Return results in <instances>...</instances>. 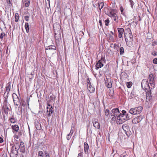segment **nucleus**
I'll use <instances>...</instances> for the list:
<instances>
[{
	"mask_svg": "<svg viewBox=\"0 0 157 157\" xmlns=\"http://www.w3.org/2000/svg\"><path fill=\"white\" fill-rule=\"evenodd\" d=\"M56 47L54 45H51L48 46L45 48V50H56Z\"/></svg>",
	"mask_w": 157,
	"mask_h": 157,
	"instance_id": "nucleus-16",
	"label": "nucleus"
},
{
	"mask_svg": "<svg viewBox=\"0 0 157 157\" xmlns=\"http://www.w3.org/2000/svg\"><path fill=\"white\" fill-rule=\"evenodd\" d=\"M152 55L154 56H156L157 55V52L155 51H154L152 53Z\"/></svg>",
	"mask_w": 157,
	"mask_h": 157,
	"instance_id": "nucleus-54",
	"label": "nucleus"
},
{
	"mask_svg": "<svg viewBox=\"0 0 157 157\" xmlns=\"http://www.w3.org/2000/svg\"><path fill=\"white\" fill-rule=\"evenodd\" d=\"M47 111L49 113L48 114V115H50L52 114L53 111V107L51 106L49 104V102L47 103Z\"/></svg>",
	"mask_w": 157,
	"mask_h": 157,
	"instance_id": "nucleus-11",
	"label": "nucleus"
},
{
	"mask_svg": "<svg viewBox=\"0 0 157 157\" xmlns=\"http://www.w3.org/2000/svg\"><path fill=\"white\" fill-rule=\"evenodd\" d=\"M29 17L28 16H26L25 17V19L27 21H29Z\"/></svg>",
	"mask_w": 157,
	"mask_h": 157,
	"instance_id": "nucleus-50",
	"label": "nucleus"
},
{
	"mask_svg": "<svg viewBox=\"0 0 157 157\" xmlns=\"http://www.w3.org/2000/svg\"><path fill=\"white\" fill-rule=\"evenodd\" d=\"M145 89V91L146 92H147H147H146V98L147 99V97H150L151 94V91L150 90L151 89Z\"/></svg>",
	"mask_w": 157,
	"mask_h": 157,
	"instance_id": "nucleus-20",
	"label": "nucleus"
},
{
	"mask_svg": "<svg viewBox=\"0 0 157 157\" xmlns=\"http://www.w3.org/2000/svg\"><path fill=\"white\" fill-rule=\"evenodd\" d=\"M10 120L11 123H14L16 122V120L15 119L13 116H12V117L10 119Z\"/></svg>",
	"mask_w": 157,
	"mask_h": 157,
	"instance_id": "nucleus-31",
	"label": "nucleus"
},
{
	"mask_svg": "<svg viewBox=\"0 0 157 157\" xmlns=\"http://www.w3.org/2000/svg\"><path fill=\"white\" fill-rule=\"evenodd\" d=\"M117 30L118 33V37L121 38L122 37L123 34L124 30L123 28H118Z\"/></svg>",
	"mask_w": 157,
	"mask_h": 157,
	"instance_id": "nucleus-12",
	"label": "nucleus"
},
{
	"mask_svg": "<svg viewBox=\"0 0 157 157\" xmlns=\"http://www.w3.org/2000/svg\"><path fill=\"white\" fill-rule=\"evenodd\" d=\"M0 85H1L0 87L1 88H3V85L2 82H0Z\"/></svg>",
	"mask_w": 157,
	"mask_h": 157,
	"instance_id": "nucleus-56",
	"label": "nucleus"
},
{
	"mask_svg": "<svg viewBox=\"0 0 157 157\" xmlns=\"http://www.w3.org/2000/svg\"><path fill=\"white\" fill-rule=\"evenodd\" d=\"M72 135H71V134H68L67 136V140H69L71 139Z\"/></svg>",
	"mask_w": 157,
	"mask_h": 157,
	"instance_id": "nucleus-41",
	"label": "nucleus"
},
{
	"mask_svg": "<svg viewBox=\"0 0 157 157\" xmlns=\"http://www.w3.org/2000/svg\"><path fill=\"white\" fill-rule=\"evenodd\" d=\"M103 66V64L100 60H98L96 65V69L98 70L99 68L102 67Z\"/></svg>",
	"mask_w": 157,
	"mask_h": 157,
	"instance_id": "nucleus-14",
	"label": "nucleus"
},
{
	"mask_svg": "<svg viewBox=\"0 0 157 157\" xmlns=\"http://www.w3.org/2000/svg\"><path fill=\"white\" fill-rule=\"evenodd\" d=\"M105 13L107 15L110 17L112 18V19L113 20L116 22H118V17L117 14L116 10L112 9L109 12H108L107 13Z\"/></svg>",
	"mask_w": 157,
	"mask_h": 157,
	"instance_id": "nucleus-4",
	"label": "nucleus"
},
{
	"mask_svg": "<svg viewBox=\"0 0 157 157\" xmlns=\"http://www.w3.org/2000/svg\"><path fill=\"white\" fill-rule=\"evenodd\" d=\"M120 10L121 12H123V11L124 10V9H123V7L122 6H121L120 7Z\"/></svg>",
	"mask_w": 157,
	"mask_h": 157,
	"instance_id": "nucleus-58",
	"label": "nucleus"
},
{
	"mask_svg": "<svg viewBox=\"0 0 157 157\" xmlns=\"http://www.w3.org/2000/svg\"><path fill=\"white\" fill-rule=\"evenodd\" d=\"M25 27L27 33H28L29 32V27L28 23H25Z\"/></svg>",
	"mask_w": 157,
	"mask_h": 157,
	"instance_id": "nucleus-28",
	"label": "nucleus"
},
{
	"mask_svg": "<svg viewBox=\"0 0 157 157\" xmlns=\"http://www.w3.org/2000/svg\"><path fill=\"white\" fill-rule=\"evenodd\" d=\"M25 6V7H28L30 4V2L29 0H25L24 2Z\"/></svg>",
	"mask_w": 157,
	"mask_h": 157,
	"instance_id": "nucleus-26",
	"label": "nucleus"
},
{
	"mask_svg": "<svg viewBox=\"0 0 157 157\" xmlns=\"http://www.w3.org/2000/svg\"><path fill=\"white\" fill-rule=\"evenodd\" d=\"M19 149L18 144L15 145L12 147L10 154L11 157H16L18 155V150Z\"/></svg>",
	"mask_w": 157,
	"mask_h": 157,
	"instance_id": "nucleus-5",
	"label": "nucleus"
},
{
	"mask_svg": "<svg viewBox=\"0 0 157 157\" xmlns=\"http://www.w3.org/2000/svg\"><path fill=\"white\" fill-rule=\"evenodd\" d=\"M12 97L15 105H17L18 104L20 103V100L17 95L15 93H13L12 95Z\"/></svg>",
	"mask_w": 157,
	"mask_h": 157,
	"instance_id": "nucleus-7",
	"label": "nucleus"
},
{
	"mask_svg": "<svg viewBox=\"0 0 157 157\" xmlns=\"http://www.w3.org/2000/svg\"><path fill=\"white\" fill-rule=\"evenodd\" d=\"M6 36V34L4 32L0 34V39L1 41H2L4 37Z\"/></svg>",
	"mask_w": 157,
	"mask_h": 157,
	"instance_id": "nucleus-25",
	"label": "nucleus"
},
{
	"mask_svg": "<svg viewBox=\"0 0 157 157\" xmlns=\"http://www.w3.org/2000/svg\"><path fill=\"white\" fill-rule=\"evenodd\" d=\"M120 55H122L124 52V49L123 47H121L119 49Z\"/></svg>",
	"mask_w": 157,
	"mask_h": 157,
	"instance_id": "nucleus-37",
	"label": "nucleus"
},
{
	"mask_svg": "<svg viewBox=\"0 0 157 157\" xmlns=\"http://www.w3.org/2000/svg\"><path fill=\"white\" fill-rule=\"evenodd\" d=\"M155 9L157 10V5H156V7H155Z\"/></svg>",
	"mask_w": 157,
	"mask_h": 157,
	"instance_id": "nucleus-64",
	"label": "nucleus"
},
{
	"mask_svg": "<svg viewBox=\"0 0 157 157\" xmlns=\"http://www.w3.org/2000/svg\"><path fill=\"white\" fill-rule=\"evenodd\" d=\"M117 118V124H121L129 119V117H127L125 115L121 114V113Z\"/></svg>",
	"mask_w": 157,
	"mask_h": 157,
	"instance_id": "nucleus-3",
	"label": "nucleus"
},
{
	"mask_svg": "<svg viewBox=\"0 0 157 157\" xmlns=\"http://www.w3.org/2000/svg\"><path fill=\"white\" fill-rule=\"evenodd\" d=\"M99 60H100L101 61V62H105V57H103V56H102L101 57V59Z\"/></svg>",
	"mask_w": 157,
	"mask_h": 157,
	"instance_id": "nucleus-45",
	"label": "nucleus"
},
{
	"mask_svg": "<svg viewBox=\"0 0 157 157\" xmlns=\"http://www.w3.org/2000/svg\"><path fill=\"white\" fill-rule=\"evenodd\" d=\"M119 109L117 108H115L112 110L111 111L110 115L111 116H115L117 117L120 115Z\"/></svg>",
	"mask_w": 157,
	"mask_h": 157,
	"instance_id": "nucleus-8",
	"label": "nucleus"
},
{
	"mask_svg": "<svg viewBox=\"0 0 157 157\" xmlns=\"http://www.w3.org/2000/svg\"><path fill=\"white\" fill-rule=\"evenodd\" d=\"M105 85L108 88H111L112 86V84L111 81H107L105 82Z\"/></svg>",
	"mask_w": 157,
	"mask_h": 157,
	"instance_id": "nucleus-21",
	"label": "nucleus"
},
{
	"mask_svg": "<svg viewBox=\"0 0 157 157\" xmlns=\"http://www.w3.org/2000/svg\"><path fill=\"white\" fill-rule=\"evenodd\" d=\"M148 80L149 82L150 85L148 84L147 81H142L141 83L142 88H147L149 87V88H154L155 87V84L154 82V77L152 74H150L148 77Z\"/></svg>",
	"mask_w": 157,
	"mask_h": 157,
	"instance_id": "nucleus-2",
	"label": "nucleus"
},
{
	"mask_svg": "<svg viewBox=\"0 0 157 157\" xmlns=\"http://www.w3.org/2000/svg\"><path fill=\"white\" fill-rule=\"evenodd\" d=\"M139 21H141V18H140V16H139Z\"/></svg>",
	"mask_w": 157,
	"mask_h": 157,
	"instance_id": "nucleus-63",
	"label": "nucleus"
},
{
	"mask_svg": "<svg viewBox=\"0 0 157 157\" xmlns=\"http://www.w3.org/2000/svg\"><path fill=\"white\" fill-rule=\"evenodd\" d=\"M14 138H16L17 139H18L19 138V137L18 136V135H17L15 134L14 136Z\"/></svg>",
	"mask_w": 157,
	"mask_h": 157,
	"instance_id": "nucleus-52",
	"label": "nucleus"
},
{
	"mask_svg": "<svg viewBox=\"0 0 157 157\" xmlns=\"http://www.w3.org/2000/svg\"><path fill=\"white\" fill-rule=\"evenodd\" d=\"M82 153H80L78 154V157H82Z\"/></svg>",
	"mask_w": 157,
	"mask_h": 157,
	"instance_id": "nucleus-53",
	"label": "nucleus"
},
{
	"mask_svg": "<svg viewBox=\"0 0 157 157\" xmlns=\"http://www.w3.org/2000/svg\"><path fill=\"white\" fill-rule=\"evenodd\" d=\"M45 157H50L49 155V153L48 152H46L45 153Z\"/></svg>",
	"mask_w": 157,
	"mask_h": 157,
	"instance_id": "nucleus-55",
	"label": "nucleus"
},
{
	"mask_svg": "<svg viewBox=\"0 0 157 157\" xmlns=\"http://www.w3.org/2000/svg\"><path fill=\"white\" fill-rule=\"evenodd\" d=\"M109 40H110V42H114V40L113 36L110 35H109Z\"/></svg>",
	"mask_w": 157,
	"mask_h": 157,
	"instance_id": "nucleus-35",
	"label": "nucleus"
},
{
	"mask_svg": "<svg viewBox=\"0 0 157 157\" xmlns=\"http://www.w3.org/2000/svg\"><path fill=\"white\" fill-rule=\"evenodd\" d=\"M87 86L88 88H94V87L91 84V83L90 81V78H88L87 79Z\"/></svg>",
	"mask_w": 157,
	"mask_h": 157,
	"instance_id": "nucleus-18",
	"label": "nucleus"
},
{
	"mask_svg": "<svg viewBox=\"0 0 157 157\" xmlns=\"http://www.w3.org/2000/svg\"><path fill=\"white\" fill-rule=\"evenodd\" d=\"M129 1L130 3L131 7L132 8H133V6L134 5V2L132 0H129Z\"/></svg>",
	"mask_w": 157,
	"mask_h": 157,
	"instance_id": "nucleus-44",
	"label": "nucleus"
},
{
	"mask_svg": "<svg viewBox=\"0 0 157 157\" xmlns=\"http://www.w3.org/2000/svg\"><path fill=\"white\" fill-rule=\"evenodd\" d=\"M38 155V157H43L44 155L43 152L42 151H39Z\"/></svg>",
	"mask_w": 157,
	"mask_h": 157,
	"instance_id": "nucleus-33",
	"label": "nucleus"
},
{
	"mask_svg": "<svg viewBox=\"0 0 157 157\" xmlns=\"http://www.w3.org/2000/svg\"><path fill=\"white\" fill-rule=\"evenodd\" d=\"M89 91L90 93H92L94 91L95 89H89Z\"/></svg>",
	"mask_w": 157,
	"mask_h": 157,
	"instance_id": "nucleus-51",
	"label": "nucleus"
},
{
	"mask_svg": "<svg viewBox=\"0 0 157 157\" xmlns=\"http://www.w3.org/2000/svg\"><path fill=\"white\" fill-rule=\"evenodd\" d=\"M122 127L125 133L127 134V132L130 130V128L129 126L127 124H124L122 125Z\"/></svg>",
	"mask_w": 157,
	"mask_h": 157,
	"instance_id": "nucleus-13",
	"label": "nucleus"
},
{
	"mask_svg": "<svg viewBox=\"0 0 157 157\" xmlns=\"http://www.w3.org/2000/svg\"><path fill=\"white\" fill-rule=\"evenodd\" d=\"M35 127L37 130H40L41 128V124L39 123L36 124H35Z\"/></svg>",
	"mask_w": 157,
	"mask_h": 157,
	"instance_id": "nucleus-29",
	"label": "nucleus"
},
{
	"mask_svg": "<svg viewBox=\"0 0 157 157\" xmlns=\"http://www.w3.org/2000/svg\"><path fill=\"white\" fill-rule=\"evenodd\" d=\"M99 23L100 25L101 26H102V21L101 20H100L99 21Z\"/></svg>",
	"mask_w": 157,
	"mask_h": 157,
	"instance_id": "nucleus-59",
	"label": "nucleus"
},
{
	"mask_svg": "<svg viewBox=\"0 0 157 157\" xmlns=\"http://www.w3.org/2000/svg\"><path fill=\"white\" fill-rule=\"evenodd\" d=\"M142 109L143 107L141 106L133 108L130 109L129 112L132 114H140L141 112Z\"/></svg>",
	"mask_w": 157,
	"mask_h": 157,
	"instance_id": "nucleus-6",
	"label": "nucleus"
},
{
	"mask_svg": "<svg viewBox=\"0 0 157 157\" xmlns=\"http://www.w3.org/2000/svg\"><path fill=\"white\" fill-rule=\"evenodd\" d=\"M121 114H124L127 117H129L128 114H127L126 111L124 110L122 111V113Z\"/></svg>",
	"mask_w": 157,
	"mask_h": 157,
	"instance_id": "nucleus-46",
	"label": "nucleus"
},
{
	"mask_svg": "<svg viewBox=\"0 0 157 157\" xmlns=\"http://www.w3.org/2000/svg\"><path fill=\"white\" fill-rule=\"evenodd\" d=\"M12 129L14 131L17 132L19 130V127L16 124L14 125H12L11 126Z\"/></svg>",
	"mask_w": 157,
	"mask_h": 157,
	"instance_id": "nucleus-19",
	"label": "nucleus"
},
{
	"mask_svg": "<svg viewBox=\"0 0 157 157\" xmlns=\"http://www.w3.org/2000/svg\"><path fill=\"white\" fill-rule=\"evenodd\" d=\"M93 124L94 126L96 128H100L99 124L97 121H94L93 122Z\"/></svg>",
	"mask_w": 157,
	"mask_h": 157,
	"instance_id": "nucleus-23",
	"label": "nucleus"
},
{
	"mask_svg": "<svg viewBox=\"0 0 157 157\" xmlns=\"http://www.w3.org/2000/svg\"><path fill=\"white\" fill-rule=\"evenodd\" d=\"M113 117L112 118L111 121H115L117 119V116H113Z\"/></svg>",
	"mask_w": 157,
	"mask_h": 157,
	"instance_id": "nucleus-48",
	"label": "nucleus"
},
{
	"mask_svg": "<svg viewBox=\"0 0 157 157\" xmlns=\"http://www.w3.org/2000/svg\"><path fill=\"white\" fill-rule=\"evenodd\" d=\"M121 157H127V154L126 153V152H125L124 153H123L121 155Z\"/></svg>",
	"mask_w": 157,
	"mask_h": 157,
	"instance_id": "nucleus-47",
	"label": "nucleus"
},
{
	"mask_svg": "<svg viewBox=\"0 0 157 157\" xmlns=\"http://www.w3.org/2000/svg\"><path fill=\"white\" fill-rule=\"evenodd\" d=\"M105 25L107 26L109 24V20L108 19L105 20Z\"/></svg>",
	"mask_w": 157,
	"mask_h": 157,
	"instance_id": "nucleus-42",
	"label": "nucleus"
},
{
	"mask_svg": "<svg viewBox=\"0 0 157 157\" xmlns=\"http://www.w3.org/2000/svg\"><path fill=\"white\" fill-rule=\"evenodd\" d=\"M25 147L24 143L22 141H21L20 142L19 145H18V147L20 148V147Z\"/></svg>",
	"mask_w": 157,
	"mask_h": 157,
	"instance_id": "nucleus-39",
	"label": "nucleus"
},
{
	"mask_svg": "<svg viewBox=\"0 0 157 157\" xmlns=\"http://www.w3.org/2000/svg\"><path fill=\"white\" fill-rule=\"evenodd\" d=\"M3 142V138L0 137V143H2Z\"/></svg>",
	"mask_w": 157,
	"mask_h": 157,
	"instance_id": "nucleus-57",
	"label": "nucleus"
},
{
	"mask_svg": "<svg viewBox=\"0 0 157 157\" xmlns=\"http://www.w3.org/2000/svg\"><path fill=\"white\" fill-rule=\"evenodd\" d=\"M20 149V152H22L23 153H24L25 152V147H20L19 148Z\"/></svg>",
	"mask_w": 157,
	"mask_h": 157,
	"instance_id": "nucleus-36",
	"label": "nucleus"
},
{
	"mask_svg": "<svg viewBox=\"0 0 157 157\" xmlns=\"http://www.w3.org/2000/svg\"><path fill=\"white\" fill-rule=\"evenodd\" d=\"M89 146L88 144L86 142L84 143V151L85 153H87L88 151Z\"/></svg>",
	"mask_w": 157,
	"mask_h": 157,
	"instance_id": "nucleus-17",
	"label": "nucleus"
},
{
	"mask_svg": "<svg viewBox=\"0 0 157 157\" xmlns=\"http://www.w3.org/2000/svg\"><path fill=\"white\" fill-rule=\"evenodd\" d=\"M9 110V108L8 107H6L4 108V111L6 114H7L8 113Z\"/></svg>",
	"mask_w": 157,
	"mask_h": 157,
	"instance_id": "nucleus-40",
	"label": "nucleus"
},
{
	"mask_svg": "<svg viewBox=\"0 0 157 157\" xmlns=\"http://www.w3.org/2000/svg\"><path fill=\"white\" fill-rule=\"evenodd\" d=\"M105 115L107 117H108L109 115V110L108 109H107L105 110Z\"/></svg>",
	"mask_w": 157,
	"mask_h": 157,
	"instance_id": "nucleus-38",
	"label": "nucleus"
},
{
	"mask_svg": "<svg viewBox=\"0 0 157 157\" xmlns=\"http://www.w3.org/2000/svg\"><path fill=\"white\" fill-rule=\"evenodd\" d=\"M98 8L100 10L104 6V3L102 2H99L98 3Z\"/></svg>",
	"mask_w": 157,
	"mask_h": 157,
	"instance_id": "nucleus-24",
	"label": "nucleus"
},
{
	"mask_svg": "<svg viewBox=\"0 0 157 157\" xmlns=\"http://www.w3.org/2000/svg\"><path fill=\"white\" fill-rule=\"evenodd\" d=\"M154 157H157V154H155L154 155Z\"/></svg>",
	"mask_w": 157,
	"mask_h": 157,
	"instance_id": "nucleus-61",
	"label": "nucleus"
},
{
	"mask_svg": "<svg viewBox=\"0 0 157 157\" xmlns=\"http://www.w3.org/2000/svg\"><path fill=\"white\" fill-rule=\"evenodd\" d=\"M124 37L127 45L131 47L133 44V39L131 30L129 28H127L125 29Z\"/></svg>",
	"mask_w": 157,
	"mask_h": 157,
	"instance_id": "nucleus-1",
	"label": "nucleus"
},
{
	"mask_svg": "<svg viewBox=\"0 0 157 157\" xmlns=\"http://www.w3.org/2000/svg\"><path fill=\"white\" fill-rule=\"evenodd\" d=\"M107 94L110 97H112L114 94L113 89H109L107 91Z\"/></svg>",
	"mask_w": 157,
	"mask_h": 157,
	"instance_id": "nucleus-15",
	"label": "nucleus"
},
{
	"mask_svg": "<svg viewBox=\"0 0 157 157\" xmlns=\"http://www.w3.org/2000/svg\"><path fill=\"white\" fill-rule=\"evenodd\" d=\"M11 83L10 82H8L6 87V88H11Z\"/></svg>",
	"mask_w": 157,
	"mask_h": 157,
	"instance_id": "nucleus-43",
	"label": "nucleus"
},
{
	"mask_svg": "<svg viewBox=\"0 0 157 157\" xmlns=\"http://www.w3.org/2000/svg\"><path fill=\"white\" fill-rule=\"evenodd\" d=\"M55 97L53 95H51L50 96L49 98V102H51L53 103H54L55 102Z\"/></svg>",
	"mask_w": 157,
	"mask_h": 157,
	"instance_id": "nucleus-22",
	"label": "nucleus"
},
{
	"mask_svg": "<svg viewBox=\"0 0 157 157\" xmlns=\"http://www.w3.org/2000/svg\"><path fill=\"white\" fill-rule=\"evenodd\" d=\"M29 99H27L26 101L22 100H21V102H20V103L21 106H22L23 107L26 108L28 106V108H29Z\"/></svg>",
	"mask_w": 157,
	"mask_h": 157,
	"instance_id": "nucleus-9",
	"label": "nucleus"
},
{
	"mask_svg": "<svg viewBox=\"0 0 157 157\" xmlns=\"http://www.w3.org/2000/svg\"><path fill=\"white\" fill-rule=\"evenodd\" d=\"M53 28L54 30V34H55L54 37H55V39H56L58 38V34H57V33L56 32V31H55L56 29L55 28V26L54 25L53 26Z\"/></svg>",
	"mask_w": 157,
	"mask_h": 157,
	"instance_id": "nucleus-34",
	"label": "nucleus"
},
{
	"mask_svg": "<svg viewBox=\"0 0 157 157\" xmlns=\"http://www.w3.org/2000/svg\"><path fill=\"white\" fill-rule=\"evenodd\" d=\"M75 128V125L72 124L71 125V129L69 134H71V135H72L74 133V130Z\"/></svg>",
	"mask_w": 157,
	"mask_h": 157,
	"instance_id": "nucleus-27",
	"label": "nucleus"
},
{
	"mask_svg": "<svg viewBox=\"0 0 157 157\" xmlns=\"http://www.w3.org/2000/svg\"><path fill=\"white\" fill-rule=\"evenodd\" d=\"M19 19V15L18 13H16L15 14V21L17 22Z\"/></svg>",
	"mask_w": 157,
	"mask_h": 157,
	"instance_id": "nucleus-30",
	"label": "nucleus"
},
{
	"mask_svg": "<svg viewBox=\"0 0 157 157\" xmlns=\"http://www.w3.org/2000/svg\"><path fill=\"white\" fill-rule=\"evenodd\" d=\"M153 63L155 64H157V58H155L153 60Z\"/></svg>",
	"mask_w": 157,
	"mask_h": 157,
	"instance_id": "nucleus-49",
	"label": "nucleus"
},
{
	"mask_svg": "<svg viewBox=\"0 0 157 157\" xmlns=\"http://www.w3.org/2000/svg\"><path fill=\"white\" fill-rule=\"evenodd\" d=\"M17 91H18V94H20V93H19V89H17Z\"/></svg>",
	"mask_w": 157,
	"mask_h": 157,
	"instance_id": "nucleus-62",
	"label": "nucleus"
},
{
	"mask_svg": "<svg viewBox=\"0 0 157 157\" xmlns=\"http://www.w3.org/2000/svg\"><path fill=\"white\" fill-rule=\"evenodd\" d=\"M7 3L9 4H11V1H10V0H9L8 1V2H7Z\"/></svg>",
	"mask_w": 157,
	"mask_h": 157,
	"instance_id": "nucleus-60",
	"label": "nucleus"
},
{
	"mask_svg": "<svg viewBox=\"0 0 157 157\" xmlns=\"http://www.w3.org/2000/svg\"><path fill=\"white\" fill-rule=\"evenodd\" d=\"M143 117L142 116H138L133 119L132 122L134 124H136L140 122L143 119Z\"/></svg>",
	"mask_w": 157,
	"mask_h": 157,
	"instance_id": "nucleus-10",
	"label": "nucleus"
},
{
	"mask_svg": "<svg viewBox=\"0 0 157 157\" xmlns=\"http://www.w3.org/2000/svg\"><path fill=\"white\" fill-rule=\"evenodd\" d=\"M132 83L131 82H127L126 83V85L127 86V87L128 88H130L131 86H132Z\"/></svg>",
	"mask_w": 157,
	"mask_h": 157,
	"instance_id": "nucleus-32",
	"label": "nucleus"
}]
</instances>
